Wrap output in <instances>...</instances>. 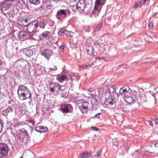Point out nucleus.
I'll return each instance as SVG.
<instances>
[{"label":"nucleus","instance_id":"53","mask_svg":"<svg viewBox=\"0 0 158 158\" xmlns=\"http://www.w3.org/2000/svg\"><path fill=\"white\" fill-rule=\"evenodd\" d=\"M17 118H14V122H16L17 121Z\"/></svg>","mask_w":158,"mask_h":158},{"label":"nucleus","instance_id":"19","mask_svg":"<svg viewBox=\"0 0 158 158\" xmlns=\"http://www.w3.org/2000/svg\"><path fill=\"white\" fill-rule=\"evenodd\" d=\"M106 0H96L95 6L96 7L102 8V6L106 2Z\"/></svg>","mask_w":158,"mask_h":158},{"label":"nucleus","instance_id":"17","mask_svg":"<svg viewBox=\"0 0 158 158\" xmlns=\"http://www.w3.org/2000/svg\"><path fill=\"white\" fill-rule=\"evenodd\" d=\"M124 99L125 102L128 103H134L135 101L134 98L130 95V94L124 97Z\"/></svg>","mask_w":158,"mask_h":158},{"label":"nucleus","instance_id":"49","mask_svg":"<svg viewBox=\"0 0 158 158\" xmlns=\"http://www.w3.org/2000/svg\"><path fill=\"white\" fill-rule=\"evenodd\" d=\"M2 65V60L0 59V68L1 67Z\"/></svg>","mask_w":158,"mask_h":158},{"label":"nucleus","instance_id":"32","mask_svg":"<svg viewBox=\"0 0 158 158\" xmlns=\"http://www.w3.org/2000/svg\"><path fill=\"white\" fill-rule=\"evenodd\" d=\"M66 33H65V35H66L67 36H72V34H73V33L72 31H68L66 30V31H65Z\"/></svg>","mask_w":158,"mask_h":158},{"label":"nucleus","instance_id":"20","mask_svg":"<svg viewBox=\"0 0 158 158\" xmlns=\"http://www.w3.org/2000/svg\"><path fill=\"white\" fill-rule=\"evenodd\" d=\"M57 80L59 82L62 83L65 81H68L69 80V79L66 75H63L59 76L57 78Z\"/></svg>","mask_w":158,"mask_h":158},{"label":"nucleus","instance_id":"4","mask_svg":"<svg viewBox=\"0 0 158 158\" xmlns=\"http://www.w3.org/2000/svg\"><path fill=\"white\" fill-rule=\"evenodd\" d=\"M50 90L52 92L54 91L58 92L60 91H62L65 89V86L64 85H60L58 83H55L53 84L52 83H51L49 84Z\"/></svg>","mask_w":158,"mask_h":158},{"label":"nucleus","instance_id":"23","mask_svg":"<svg viewBox=\"0 0 158 158\" xmlns=\"http://www.w3.org/2000/svg\"><path fill=\"white\" fill-rule=\"evenodd\" d=\"M13 111V109L12 108L9 107L3 111L2 114L6 116L9 113L12 112Z\"/></svg>","mask_w":158,"mask_h":158},{"label":"nucleus","instance_id":"2","mask_svg":"<svg viewBox=\"0 0 158 158\" xmlns=\"http://www.w3.org/2000/svg\"><path fill=\"white\" fill-rule=\"evenodd\" d=\"M18 135L19 138L22 144L26 145L30 141V138L27 131H21Z\"/></svg>","mask_w":158,"mask_h":158},{"label":"nucleus","instance_id":"10","mask_svg":"<svg viewBox=\"0 0 158 158\" xmlns=\"http://www.w3.org/2000/svg\"><path fill=\"white\" fill-rule=\"evenodd\" d=\"M41 54L45 58L48 59L53 54V53L51 50L45 49L43 51H41Z\"/></svg>","mask_w":158,"mask_h":158},{"label":"nucleus","instance_id":"48","mask_svg":"<svg viewBox=\"0 0 158 158\" xmlns=\"http://www.w3.org/2000/svg\"><path fill=\"white\" fill-rule=\"evenodd\" d=\"M77 0H70V3H73L76 2Z\"/></svg>","mask_w":158,"mask_h":158},{"label":"nucleus","instance_id":"1","mask_svg":"<svg viewBox=\"0 0 158 158\" xmlns=\"http://www.w3.org/2000/svg\"><path fill=\"white\" fill-rule=\"evenodd\" d=\"M17 93L19 99L23 100L30 98L31 96L30 91L27 87L24 85L19 86Z\"/></svg>","mask_w":158,"mask_h":158},{"label":"nucleus","instance_id":"46","mask_svg":"<svg viewBox=\"0 0 158 158\" xmlns=\"http://www.w3.org/2000/svg\"><path fill=\"white\" fill-rule=\"evenodd\" d=\"M92 91V89H88L87 91V92H88L89 94V92L90 93H91Z\"/></svg>","mask_w":158,"mask_h":158},{"label":"nucleus","instance_id":"16","mask_svg":"<svg viewBox=\"0 0 158 158\" xmlns=\"http://www.w3.org/2000/svg\"><path fill=\"white\" fill-rule=\"evenodd\" d=\"M109 93L111 97L117 98L118 97V94L115 92V89L113 86L110 87L108 90Z\"/></svg>","mask_w":158,"mask_h":158},{"label":"nucleus","instance_id":"12","mask_svg":"<svg viewBox=\"0 0 158 158\" xmlns=\"http://www.w3.org/2000/svg\"><path fill=\"white\" fill-rule=\"evenodd\" d=\"M85 7V5L84 2H80L76 6V10L79 13H83L84 12Z\"/></svg>","mask_w":158,"mask_h":158},{"label":"nucleus","instance_id":"26","mask_svg":"<svg viewBox=\"0 0 158 158\" xmlns=\"http://www.w3.org/2000/svg\"><path fill=\"white\" fill-rule=\"evenodd\" d=\"M50 35V33L48 31H45L42 34V36L44 38H47L49 37Z\"/></svg>","mask_w":158,"mask_h":158},{"label":"nucleus","instance_id":"8","mask_svg":"<svg viewBox=\"0 0 158 158\" xmlns=\"http://www.w3.org/2000/svg\"><path fill=\"white\" fill-rule=\"evenodd\" d=\"M32 35L28 34L23 31H20L18 35V38L20 40H23L31 37Z\"/></svg>","mask_w":158,"mask_h":158},{"label":"nucleus","instance_id":"55","mask_svg":"<svg viewBox=\"0 0 158 158\" xmlns=\"http://www.w3.org/2000/svg\"><path fill=\"white\" fill-rule=\"evenodd\" d=\"M23 158V156H21V157L20 158Z\"/></svg>","mask_w":158,"mask_h":158},{"label":"nucleus","instance_id":"47","mask_svg":"<svg viewBox=\"0 0 158 158\" xmlns=\"http://www.w3.org/2000/svg\"><path fill=\"white\" fill-rule=\"evenodd\" d=\"M155 146L156 147H158V141H156L155 144Z\"/></svg>","mask_w":158,"mask_h":158},{"label":"nucleus","instance_id":"44","mask_svg":"<svg viewBox=\"0 0 158 158\" xmlns=\"http://www.w3.org/2000/svg\"><path fill=\"white\" fill-rule=\"evenodd\" d=\"M88 65V67H91L94 65V63L93 62H92L91 63H89Z\"/></svg>","mask_w":158,"mask_h":158},{"label":"nucleus","instance_id":"13","mask_svg":"<svg viewBox=\"0 0 158 158\" xmlns=\"http://www.w3.org/2000/svg\"><path fill=\"white\" fill-rule=\"evenodd\" d=\"M101 9L100 7H99V8L94 6V9L91 14V17L93 18H96L98 16Z\"/></svg>","mask_w":158,"mask_h":158},{"label":"nucleus","instance_id":"45","mask_svg":"<svg viewBox=\"0 0 158 158\" xmlns=\"http://www.w3.org/2000/svg\"><path fill=\"white\" fill-rule=\"evenodd\" d=\"M100 113H98L97 114L95 115V117H97L98 118H99L100 117Z\"/></svg>","mask_w":158,"mask_h":158},{"label":"nucleus","instance_id":"15","mask_svg":"<svg viewBox=\"0 0 158 158\" xmlns=\"http://www.w3.org/2000/svg\"><path fill=\"white\" fill-rule=\"evenodd\" d=\"M147 96L145 94H140L138 98L137 101L139 104L144 103L146 102Z\"/></svg>","mask_w":158,"mask_h":158},{"label":"nucleus","instance_id":"3","mask_svg":"<svg viewBox=\"0 0 158 158\" xmlns=\"http://www.w3.org/2000/svg\"><path fill=\"white\" fill-rule=\"evenodd\" d=\"M70 14L71 12L69 9H61L57 11L56 17L58 19L62 20L66 17L68 15H70Z\"/></svg>","mask_w":158,"mask_h":158},{"label":"nucleus","instance_id":"33","mask_svg":"<svg viewBox=\"0 0 158 158\" xmlns=\"http://www.w3.org/2000/svg\"><path fill=\"white\" fill-rule=\"evenodd\" d=\"M68 94L67 93H63L61 94V97L64 98H67L68 97Z\"/></svg>","mask_w":158,"mask_h":158},{"label":"nucleus","instance_id":"29","mask_svg":"<svg viewBox=\"0 0 158 158\" xmlns=\"http://www.w3.org/2000/svg\"><path fill=\"white\" fill-rule=\"evenodd\" d=\"M89 67L88 65L83 64L79 66L80 70H82L83 69H86Z\"/></svg>","mask_w":158,"mask_h":158},{"label":"nucleus","instance_id":"56","mask_svg":"<svg viewBox=\"0 0 158 158\" xmlns=\"http://www.w3.org/2000/svg\"><path fill=\"white\" fill-rule=\"evenodd\" d=\"M98 58L99 60H100V59H101V58Z\"/></svg>","mask_w":158,"mask_h":158},{"label":"nucleus","instance_id":"34","mask_svg":"<svg viewBox=\"0 0 158 158\" xmlns=\"http://www.w3.org/2000/svg\"><path fill=\"white\" fill-rule=\"evenodd\" d=\"M94 45L96 48H99L100 46V43L98 41H96L94 43Z\"/></svg>","mask_w":158,"mask_h":158},{"label":"nucleus","instance_id":"41","mask_svg":"<svg viewBox=\"0 0 158 158\" xmlns=\"http://www.w3.org/2000/svg\"><path fill=\"white\" fill-rule=\"evenodd\" d=\"M137 3H138V4L140 7H141L143 5L142 1H140Z\"/></svg>","mask_w":158,"mask_h":158},{"label":"nucleus","instance_id":"52","mask_svg":"<svg viewBox=\"0 0 158 158\" xmlns=\"http://www.w3.org/2000/svg\"><path fill=\"white\" fill-rule=\"evenodd\" d=\"M155 122L157 124H158V118H156L155 119Z\"/></svg>","mask_w":158,"mask_h":158},{"label":"nucleus","instance_id":"7","mask_svg":"<svg viewBox=\"0 0 158 158\" xmlns=\"http://www.w3.org/2000/svg\"><path fill=\"white\" fill-rule=\"evenodd\" d=\"M9 150L8 146L5 144L0 143V153L4 156L7 155Z\"/></svg>","mask_w":158,"mask_h":158},{"label":"nucleus","instance_id":"5","mask_svg":"<svg viewBox=\"0 0 158 158\" xmlns=\"http://www.w3.org/2000/svg\"><path fill=\"white\" fill-rule=\"evenodd\" d=\"M38 26V23L37 21H34L29 23L27 27V31L29 34L34 32Z\"/></svg>","mask_w":158,"mask_h":158},{"label":"nucleus","instance_id":"31","mask_svg":"<svg viewBox=\"0 0 158 158\" xmlns=\"http://www.w3.org/2000/svg\"><path fill=\"white\" fill-rule=\"evenodd\" d=\"M92 39L91 37L88 38L86 41V42L87 44V45H89V44H90V43H92Z\"/></svg>","mask_w":158,"mask_h":158},{"label":"nucleus","instance_id":"28","mask_svg":"<svg viewBox=\"0 0 158 158\" xmlns=\"http://www.w3.org/2000/svg\"><path fill=\"white\" fill-rule=\"evenodd\" d=\"M66 30L64 29H61L58 33V35H65L66 33Z\"/></svg>","mask_w":158,"mask_h":158},{"label":"nucleus","instance_id":"38","mask_svg":"<svg viewBox=\"0 0 158 158\" xmlns=\"http://www.w3.org/2000/svg\"><path fill=\"white\" fill-rule=\"evenodd\" d=\"M85 30L87 32H89L90 31V28L88 26H87L85 27Z\"/></svg>","mask_w":158,"mask_h":158},{"label":"nucleus","instance_id":"9","mask_svg":"<svg viewBox=\"0 0 158 158\" xmlns=\"http://www.w3.org/2000/svg\"><path fill=\"white\" fill-rule=\"evenodd\" d=\"M30 19L28 18H24L22 17H19L18 20V24L21 26H25L29 23Z\"/></svg>","mask_w":158,"mask_h":158},{"label":"nucleus","instance_id":"37","mask_svg":"<svg viewBox=\"0 0 158 158\" xmlns=\"http://www.w3.org/2000/svg\"><path fill=\"white\" fill-rule=\"evenodd\" d=\"M102 153V150H99L98 151V152L97 153V156L98 157H99L101 154Z\"/></svg>","mask_w":158,"mask_h":158},{"label":"nucleus","instance_id":"11","mask_svg":"<svg viewBox=\"0 0 158 158\" xmlns=\"http://www.w3.org/2000/svg\"><path fill=\"white\" fill-rule=\"evenodd\" d=\"M116 98L113 97H109L106 99L104 104L106 105L112 106L116 102Z\"/></svg>","mask_w":158,"mask_h":158},{"label":"nucleus","instance_id":"30","mask_svg":"<svg viewBox=\"0 0 158 158\" xmlns=\"http://www.w3.org/2000/svg\"><path fill=\"white\" fill-rule=\"evenodd\" d=\"M102 27V25L99 24L95 28L94 31V33H95L97 31H100Z\"/></svg>","mask_w":158,"mask_h":158},{"label":"nucleus","instance_id":"39","mask_svg":"<svg viewBox=\"0 0 158 158\" xmlns=\"http://www.w3.org/2000/svg\"><path fill=\"white\" fill-rule=\"evenodd\" d=\"M118 143L117 141H114L113 142V145L117 146L118 145Z\"/></svg>","mask_w":158,"mask_h":158},{"label":"nucleus","instance_id":"51","mask_svg":"<svg viewBox=\"0 0 158 158\" xmlns=\"http://www.w3.org/2000/svg\"><path fill=\"white\" fill-rule=\"evenodd\" d=\"M149 124L151 126H153V123L152 121H149Z\"/></svg>","mask_w":158,"mask_h":158},{"label":"nucleus","instance_id":"43","mask_svg":"<svg viewBox=\"0 0 158 158\" xmlns=\"http://www.w3.org/2000/svg\"><path fill=\"white\" fill-rule=\"evenodd\" d=\"M91 128L96 131H98L99 130V129L97 128L96 127H92Z\"/></svg>","mask_w":158,"mask_h":158},{"label":"nucleus","instance_id":"25","mask_svg":"<svg viewBox=\"0 0 158 158\" xmlns=\"http://www.w3.org/2000/svg\"><path fill=\"white\" fill-rule=\"evenodd\" d=\"M90 156V154L88 152H85L81 154L80 157L81 158H86Z\"/></svg>","mask_w":158,"mask_h":158},{"label":"nucleus","instance_id":"14","mask_svg":"<svg viewBox=\"0 0 158 158\" xmlns=\"http://www.w3.org/2000/svg\"><path fill=\"white\" fill-rule=\"evenodd\" d=\"M71 105L69 104H66L63 105L61 107V110L64 113H67L69 112V110L72 109Z\"/></svg>","mask_w":158,"mask_h":158},{"label":"nucleus","instance_id":"42","mask_svg":"<svg viewBox=\"0 0 158 158\" xmlns=\"http://www.w3.org/2000/svg\"><path fill=\"white\" fill-rule=\"evenodd\" d=\"M137 3H138V4L140 7H141L143 5L142 1H140Z\"/></svg>","mask_w":158,"mask_h":158},{"label":"nucleus","instance_id":"21","mask_svg":"<svg viewBox=\"0 0 158 158\" xmlns=\"http://www.w3.org/2000/svg\"><path fill=\"white\" fill-rule=\"evenodd\" d=\"M86 50L87 53L90 55H92L94 52V48L91 46L87 45L86 46Z\"/></svg>","mask_w":158,"mask_h":158},{"label":"nucleus","instance_id":"35","mask_svg":"<svg viewBox=\"0 0 158 158\" xmlns=\"http://www.w3.org/2000/svg\"><path fill=\"white\" fill-rule=\"evenodd\" d=\"M140 6H139L138 5V3H135L134 6H133V8L135 9H136V8H138L139 7H140Z\"/></svg>","mask_w":158,"mask_h":158},{"label":"nucleus","instance_id":"50","mask_svg":"<svg viewBox=\"0 0 158 158\" xmlns=\"http://www.w3.org/2000/svg\"><path fill=\"white\" fill-rule=\"evenodd\" d=\"M64 45H62L60 47V49H64Z\"/></svg>","mask_w":158,"mask_h":158},{"label":"nucleus","instance_id":"54","mask_svg":"<svg viewBox=\"0 0 158 158\" xmlns=\"http://www.w3.org/2000/svg\"><path fill=\"white\" fill-rule=\"evenodd\" d=\"M19 125V123H18L16 124L15 125V126H18Z\"/></svg>","mask_w":158,"mask_h":158},{"label":"nucleus","instance_id":"40","mask_svg":"<svg viewBox=\"0 0 158 158\" xmlns=\"http://www.w3.org/2000/svg\"><path fill=\"white\" fill-rule=\"evenodd\" d=\"M153 26L152 23V22H149L148 24V27L149 28L151 29L152 28Z\"/></svg>","mask_w":158,"mask_h":158},{"label":"nucleus","instance_id":"36","mask_svg":"<svg viewBox=\"0 0 158 158\" xmlns=\"http://www.w3.org/2000/svg\"><path fill=\"white\" fill-rule=\"evenodd\" d=\"M3 124L2 123V121L0 120V133H1L2 131V128Z\"/></svg>","mask_w":158,"mask_h":158},{"label":"nucleus","instance_id":"27","mask_svg":"<svg viewBox=\"0 0 158 158\" xmlns=\"http://www.w3.org/2000/svg\"><path fill=\"white\" fill-rule=\"evenodd\" d=\"M40 0H29L31 3L35 5L39 4L40 3Z\"/></svg>","mask_w":158,"mask_h":158},{"label":"nucleus","instance_id":"6","mask_svg":"<svg viewBox=\"0 0 158 158\" xmlns=\"http://www.w3.org/2000/svg\"><path fill=\"white\" fill-rule=\"evenodd\" d=\"M90 105L87 102L82 101L78 104V107L82 113H84L86 112Z\"/></svg>","mask_w":158,"mask_h":158},{"label":"nucleus","instance_id":"18","mask_svg":"<svg viewBox=\"0 0 158 158\" xmlns=\"http://www.w3.org/2000/svg\"><path fill=\"white\" fill-rule=\"evenodd\" d=\"M48 130V128L43 126H38L35 128V131L39 132H45Z\"/></svg>","mask_w":158,"mask_h":158},{"label":"nucleus","instance_id":"24","mask_svg":"<svg viewBox=\"0 0 158 158\" xmlns=\"http://www.w3.org/2000/svg\"><path fill=\"white\" fill-rule=\"evenodd\" d=\"M24 53L26 56L30 57L33 55V52L32 49H27L24 52Z\"/></svg>","mask_w":158,"mask_h":158},{"label":"nucleus","instance_id":"22","mask_svg":"<svg viewBox=\"0 0 158 158\" xmlns=\"http://www.w3.org/2000/svg\"><path fill=\"white\" fill-rule=\"evenodd\" d=\"M119 93L122 95H124V97L128 94H129V93L127 91V89L124 88L123 87L120 89L119 90Z\"/></svg>","mask_w":158,"mask_h":158}]
</instances>
